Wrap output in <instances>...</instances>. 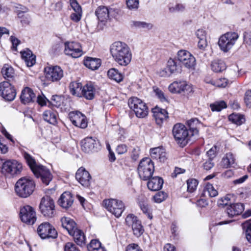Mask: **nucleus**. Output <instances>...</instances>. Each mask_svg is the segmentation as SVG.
<instances>
[{
  "label": "nucleus",
  "mask_w": 251,
  "mask_h": 251,
  "mask_svg": "<svg viewBox=\"0 0 251 251\" xmlns=\"http://www.w3.org/2000/svg\"><path fill=\"white\" fill-rule=\"evenodd\" d=\"M185 7L182 4H177L175 6L169 7V10L170 12H182L185 10Z\"/></svg>",
  "instance_id": "obj_51"
},
{
  "label": "nucleus",
  "mask_w": 251,
  "mask_h": 251,
  "mask_svg": "<svg viewBox=\"0 0 251 251\" xmlns=\"http://www.w3.org/2000/svg\"><path fill=\"white\" fill-rule=\"evenodd\" d=\"M208 83H210L213 85L218 87L224 88L226 86L228 83V80L225 78H221L216 80H210Z\"/></svg>",
  "instance_id": "obj_46"
},
{
  "label": "nucleus",
  "mask_w": 251,
  "mask_h": 251,
  "mask_svg": "<svg viewBox=\"0 0 251 251\" xmlns=\"http://www.w3.org/2000/svg\"><path fill=\"white\" fill-rule=\"evenodd\" d=\"M22 154L35 176L37 178L40 177L42 182L45 185H49L52 178V176L50 170L46 167L36 162L35 159L26 151H23Z\"/></svg>",
  "instance_id": "obj_2"
},
{
  "label": "nucleus",
  "mask_w": 251,
  "mask_h": 251,
  "mask_svg": "<svg viewBox=\"0 0 251 251\" xmlns=\"http://www.w3.org/2000/svg\"><path fill=\"white\" fill-rule=\"evenodd\" d=\"M156 95L162 102L168 101L167 98L165 96L163 92L159 89H156L154 90Z\"/></svg>",
  "instance_id": "obj_60"
},
{
  "label": "nucleus",
  "mask_w": 251,
  "mask_h": 251,
  "mask_svg": "<svg viewBox=\"0 0 251 251\" xmlns=\"http://www.w3.org/2000/svg\"><path fill=\"white\" fill-rule=\"evenodd\" d=\"M64 51L67 55H70L74 58H77L82 54L80 44L75 42L65 43Z\"/></svg>",
  "instance_id": "obj_19"
},
{
  "label": "nucleus",
  "mask_w": 251,
  "mask_h": 251,
  "mask_svg": "<svg viewBox=\"0 0 251 251\" xmlns=\"http://www.w3.org/2000/svg\"><path fill=\"white\" fill-rule=\"evenodd\" d=\"M0 94L7 101L14 100L16 96L14 86L9 81H3L0 83Z\"/></svg>",
  "instance_id": "obj_16"
},
{
  "label": "nucleus",
  "mask_w": 251,
  "mask_h": 251,
  "mask_svg": "<svg viewBox=\"0 0 251 251\" xmlns=\"http://www.w3.org/2000/svg\"><path fill=\"white\" fill-rule=\"evenodd\" d=\"M239 38L237 33L228 32L220 36L218 45L221 50L224 52H228L235 45Z\"/></svg>",
  "instance_id": "obj_6"
},
{
  "label": "nucleus",
  "mask_w": 251,
  "mask_h": 251,
  "mask_svg": "<svg viewBox=\"0 0 251 251\" xmlns=\"http://www.w3.org/2000/svg\"><path fill=\"white\" fill-rule=\"evenodd\" d=\"M172 132L176 141L180 147H183L187 144L190 135L184 125L180 123L176 124L173 127Z\"/></svg>",
  "instance_id": "obj_4"
},
{
  "label": "nucleus",
  "mask_w": 251,
  "mask_h": 251,
  "mask_svg": "<svg viewBox=\"0 0 251 251\" xmlns=\"http://www.w3.org/2000/svg\"><path fill=\"white\" fill-rule=\"evenodd\" d=\"M218 194V191L214 188L212 184L207 183L203 191V195L204 197H215Z\"/></svg>",
  "instance_id": "obj_40"
},
{
  "label": "nucleus",
  "mask_w": 251,
  "mask_h": 251,
  "mask_svg": "<svg viewBox=\"0 0 251 251\" xmlns=\"http://www.w3.org/2000/svg\"><path fill=\"white\" fill-rule=\"evenodd\" d=\"M43 117L45 121L50 124L55 125L57 123L56 113L52 109L45 111Z\"/></svg>",
  "instance_id": "obj_33"
},
{
  "label": "nucleus",
  "mask_w": 251,
  "mask_h": 251,
  "mask_svg": "<svg viewBox=\"0 0 251 251\" xmlns=\"http://www.w3.org/2000/svg\"><path fill=\"white\" fill-rule=\"evenodd\" d=\"M211 69L216 73L222 72L226 68L224 61L221 59H215L211 64Z\"/></svg>",
  "instance_id": "obj_36"
},
{
  "label": "nucleus",
  "mask_w": 251,
  "mask_h": 251,
  "mask_svg": "<svg viewBox=\"0 0 251 251\" xmlns=\"http://www.w3.org/2000/svg\"><path fill=\"white\" fill-rule=\"evenodd\" d=\"M1 74L5 79H9L14 77L15 73L13 68L5 64L1 69Z\"/></svg>",
  "instance_id": "obj_42"
},
{
  "label": "nucleus",
  "mask_w": 251,
  "mask_h": 251,
  "mask_svg": "<svg viewBox=\"0 0 251 251\" xmlns=\"http://www.w3.org/2000/svg\"><path fill=\"white\" fill-rule=\"evenodd\" d=\"M37 232L42 239L53 238L57 236V233L54 227L49 222L41 224L37 228Z\"/></svg>",
  "instance_id": "obj_13"
},
{
  "label": "nucleus",
  "mask_w": 251,
  "mask_h": 251,
  "mask_svg": "<svg viewBox=\"0 0 251 251\" xmlns=\"http://www.w3.org/2000/svg\"><path fill=\"white\" fill-rule=\"evenodd\" d=\"M62 102V98L61 97L55 95L52 96L51 99V103L52 105L55 107H59L60 106Z\"/></svg>",
  "instance_id": "obj_52"
},
{
  "label": "nucleus",
  "mask_w": 251,
  "mask_h": 251,
  "mask_svg": "<svg viewBox=\"0 0 251 251\" xmlns=\"http://www.w3.org/2000/svg\"><path fill=\"white\" fill-rule=\"evenodd\" d=\"M140 177L144 180L150 178L154 172V164L149 158H143L140 161L138 167Z\"/></svg>",
  "instance_id": "obj_8"
},
{
  "label": "nucleus",
  "mask_w": 251,
  "mask_h": 251,
  "mask_svg": "<svg viewBox=\"0 0 251 251\" xmlns=\"http://www.w3.org/2000/svg\"><path fill=\"white\" fill-rule=\"evenodd\" d=\"M22 57L28 67H31L36 62V57L30 50L21 51Z\"/></svg>",
  "instance_id": "obj_31"
},
{
  "label": "nucleus",
  "mask_w": 251,
  "mask_h": 251,
  "mask_svg": "<svg viewBox=\"0 0 251 251\" xmlns=\"http://www.w3.org/2000/svg\"><path fill=\"white\" fill-rule=\"evenodd\" d=\"M177 58L185 68L191 70L195 69L196 64L195 57L188 51L179 50L177 53Z\"/></svg>",
  "instance_id": "obj_11"
},
{
  "label": "nucleus",
  "mask_w": 251,
  "mask_h": 251,
  "mask_svg": "<svg viewBox=\"0 0 251 251\" xmlns=\"http://www.w3.org/2000/svg\"><path fill=\"white\" fill-rule=\"evenodd\" d=\"M235 163V158L233 155L231 153H227L226 154L222 160V165L224 168H228L232 166Z\"/></svg>",
  "instance_id": "obj_41"
},
{
  "label": "nucleus",
  "mask_w": 251,
  "mask_h": 251,
  "mask_svg": "<svg viewBox=\"0 0 251 251\" xmlns=\"http://www.w3.org/2000/svg\"><path fill=\"white\" fill-rule=\"evenodd\" d=\"M64 251H80L76 245L72 242H68L64 246Z\"/></svg>",
  "instance_id": "obj_53"
},
{
  "label": "nucleus",
  "mask_w": 251,
  "mask_h": 251,
  "mask_svg": "<svg viewBox=\"0 0 251 251\" xmlns=\"http://www.w3.org/2000/svg\"><path fill=\"white\" fill-rule=\"evenodd\" d=\"M190 86L186 81H175L169 86V90L174 93H180L189 90Z\"/></svg>",
  "instance_id": "obj_22"
},
{
  "label": "nucleus",
  "mask_w": 251,
  "mask_h": 251,
  "mask_svg": "<svg viewBox=\"0 0 251 251\" xmlns=\"http://www.w3.org/2000/svg\"><path fill=\"white\" fill-rule=\"evenodd\" d=\"M88 251H106L101 243L97 239L92 240L87 246Z\"/></svg>",
  "instance_id": "obj_38"
},
{
  "label": "nucleus",
  "mask_w": 251,
  "mask_h": 251,
  "mask_svg": "<svg viewBox=\"0 0 251 251\" xmlns=\"http://www.w3.org/2000/svg\"><path fill=\"white\" fill-rule=\"evenodd\" d=\"M163 179L159 176L151 177L148 182V188L153 191H158L161 189L163 184Z\"/></svg>",
  "instance_id": "obj_27"
},
{
  "label": "nucleus",
  "mask_w": 251,
  "mask_h": 251,
  "mask_svg": "<svg viewBox=\"0 0 251 251\" xmlns=\"http://www.w3.org/2000/svg\"><path fill=\"white\" fill-rule=\"evenodd\" d=\"M151 156L153 159L159 160L161 162H164L167 159L166 153L162 147H157L151 149Z\"/></svg>",
  "instance_id": "obj_25"
},
{
  "label": "nucleus",
  "mask_w": 251,
  "mask_h": 251,
  "mask_svg": "<svg viewBox=\"0 0 251 251\" xmlns=\"http://www.w3.org/2000/svg\"><path fill=\"white\" fill-rule=\"evenodd\" d=\"M35 187V184L33 180L22 177L17 181L15 190L18 196L26 198L33 193Z\"/></svg>",
  "instance_id": "obj_3"
},
{
  "label": "nucleus",
  "mask_w": 251,
  "mask_h": 251,
  "mask_svg": "<svg viewBox=\"0 0 251 251\" xmlns=\"http://www.w3.org/2000/svg\"><path fill=\"white\" fill-rule=\"evenodd\" d=\"M22 165L16 160H7L2 163L1 172L5 175L14 176L22 172Z\"/></svg>",
  "instance_id": "obj_9"
},
{
  "label": "nucleus",
  "mask_w": 251,
  "mask_h": 251,
  "mask_svg": "<svg viewBox=\"0 0 251 251\" xmlns=\"http://www.w3.org/2000/svg\"><path fill=\"white\" fill-rule=\"evenodd\" d=\"M106 209L115 217H120L125 209L124 203L122 201L111 199L103 201Z\"/></svg>",
  "instance_id": "obj_10"
},
{
  "label": "nucleus",
  "mask_w": 251,
  "mask_h": 251,
  "mask_svg": "<svg viewBox=\"0 0 251 251\" xmlns=\"http://www.w3.org/2000/svg\"><path fill=\"white\" fill-rule=\"evenodd\" d=\"M75 178L84 187H88L90 185L91 175L82 167L77 170L75 174Z\"/></svg>",
  "instance_id": "obj_20"
},
{
  "label": "nucleus",
  "mask_w": 251,
  "mask_h": 251,
  "mask_svg": "<svg viewBox=\"0 0 251 251\" xmlns=\"http://www.w3.org/2000/svg\"><path fill=\"white\" fill-rule=\"evenodd\" d=\"M71 94L78 97H82V84L77 82H72L70 84Z\"/></svg>",
  "instance_id": "obj_37"
},
{
  "label": "nucleus",
  "mask_w": 251,
  "mask_h": 251,
  "mask_svg": "<svg viewBox=\"0 0 251 251\" xmlns=\"http://www.w3.org/2000/svg\"><path fill=\"white\" fill-rule=\"evenodd\" d=\"M84 64L90 69L95 70L100 66L101 61L99 58L88 57L84 60Z\"/></svg>",
  "instance_id": "obj_32"
},
{
  "label": "nucleus",
  "mask_w": 251,
  "mask_h": 251,
  "mask_svg": "<svg viewBox=\"0 0 251 251\" xmlns=\"http://www.w3.org/2000/svg\"><path fill=\"white\" fill-rule=\"evenodd\" d=\"M181 72V67L175 59L170 58L167 61L166 67L161 70L159 75L162 77H168L172 74H177Z\"/></svg>",
  "instance_id": "obj_14"
},
{
  "label": "nucleus",
  "mask_w": 251,
  "mask_h": 251,
  "mask_svg": "<svg viewBox=\"0 0 251 251\" xmlns=\"http://www.w3.org/2000/svg\"><path fill=\"white\" fill-rule=\"evenodd\" d=\"M187 190L189 192H193L196 190L198 184L197 180L195 179H189L187 181Z\"/></svg>",
  "instance_id": "obj_47"
},
{
  "label": "nucleus",
  "mask_w": 251,
  "mask_h": 251,
  "mask_svg": "<svg viewBox=\"0 0 251 251\" xmlns=\"http://www.w3.org/2000/svg\"><path fill=\"white\" fill-rule=\"evenodd\" d=\"M96 15L101 22H104L109 18V11L104 6L98 7L96 11Z\"/></svg>",
  "instance_id": "obj_34"
},
{
  "label": "nucleus",
  "mask_w": 251,
  "mask_h": 251,
  "mask_svg": "<svg viewBox=\"0 0 251 251\" xmlns=\"http://www.w3.org/2000/svg\"><path fill=\"white\" fill-rule=\"evenodd\" d=\"M244 209V205L242 203H233L226 208V214L229 217H233L242 213Z\"/></svg>",
  "instance_id": "obj_24"
},
{
  "label": "nucleus",
  "mask_w": 251,
  "mask_h": 251,
  "mask_svg": "<svg viewBox=\"0 0 251 251\" xmlns=\"http://www.w3.org/2000/svg\"><path fill=\"white\" fill-rule=\"evenodd\" d=\"M197 37L199 39L206 38V33L205 30L202 29H198L195 33Z\"/></svg>",
  "instance_id": "obj_63"
},
{
  "label": "nucleus",
  "mask_w": 251,
  "mask_h": 251,
  "mask_svg": "<svg viewBox=\"0 0 251 251\" xmlns=\"http://www.w3.org/2000/svg\"><path fill=\"white\" fill-rule=\"evenodd\" d=\"M127 7L129 10H136L139 7V0H126Z\"/></svg>",
  "instance_id": "obj_48"
},
{
  "label": "nucleus",
  "mask_w": 251,
  "mask_h": 251,
  "mask_svg": "<svg viewBox=\"0 0 251 251\" xmlns=\"http://www.w3.org/2000/svg\"><path fill=\"white\" fill-rule=\"evenodd\" d=\"M35 98V94L29 87H25L21 92L20 100L22 103L26 104L33 102Z\"/></svg>",
  "instance_id": "obj_23"
},
{
  "label": "nucleus",
  "mask_w": 251,
  "mask_h": 251,
  "mask_svg": "<svg viewBox=\"0 0 251 251\" xmlns=\"http://www.w3.org/2000/svg\"><path fill=\"white\" fill-rule=\"evenodd\" d=\"M45 77L47 80L51 82L60 80L64 75L63 70L58 66L48 67L45 68Z\"/></svg>",
  "instance_id": "obj_15"
},
{
  "label": "nucleus",
  "mask_w": 251,
  "mask_h": 251,
  "mask_svg": "<svg viewBox=\"0 0 251 251\" xmlns=\"http://www.w3.org/2000/svg\"><path fill=\"white\" fill-rule=\"evenodd\" d=\"M128 104L132 110L137 117L144 118L149 113V109L146 104L141 99L137 97L130 98L128 100Z\"/></svg>",
  "instance_id": "obj_5"
},
{
  "label": "nucleus",
  "mask_w": 251,
  "mask_h": 251,
  "mask_svg": "<svg viewBox=\"0 0 251 251\" xmlns=\"http://www.w3.org/2000/svg\"><path fill=\"white\" fill-rule=\"evenodd\" d=\"M70 235L73 237L74 241L77 245L83 247L86 245V237L84 232L78 228L75 229V230Z\"/></svg>",
  "instance_id": "obj_28"
},
{
  "label": "nucleus",
  "mask_w": 251,
  "mask_h": 251,
  "mask_svg": "<svg viewBox=\"0 0 251 251\" xmlns=\"http://www.w3.org/2000/svg\"><path fill=\"white\" fill-rule=\"evenodd\" d=\"M244 41L249 46H251V32H245L244 34Z\"/></svg>",
  "instance_id": "obj_64"
},
{
  "label": "nucleus",
  "mask_w": 251,
  "mask_h": 251,
  "mask_svg": "<svg viewBox=\"0 0 251 251\" xmlns=\"http://www.w3.org/2000/svg\"><path fill=\"white\" fill-rule=\"evenodd\" d=\"M139 206L141 209L143 211V213L147 214L148 217L150 219H152V216L151 215L150 210L148 208V205L144 202H140Z\"/></svg>",
  "instance_id": "obj_56"
},
{
  "label": "nucleus",
  "mask_w": 251,
  "mask_h": 251,
  "mask_svg": "<svg viewBox=\"0 0 251 251\" xmlns=\"http://www.w3.org/2000/svg\"><path fill=\"white\" fill-rule=\"evenodd\" d=\"M82 13V12H75L71 15L70 18L74 22H78L81 18Z\"/></svg>",
  "instance_id": "obj_61"
},
{
  "label": "nucleus",
  "mask_w": 251,
  "mask_h": 251,
  "mask_svg": "<svg viewBox=\"0 0 251 251\" xmlns=\"http://www.w3.org/2000/svg\"><path fill=\"white\" fill-rule=\"evenodd\" d=\"M243 227L245 232L246 238L247 241L251 244V223L244 224Z\"/></svg>",
  "instance_id": "obj_49"
},
{
  "label": "nucleus",
  "mask_w": 251,
  "mask_h": 251,
  "mask_svg": "<svg viewBox=\"0 0 251 251\" xmlns=\"http://www.w3.org/2000/svg\"><path fill=\"white\" fill-rule=\"evenodd\" d=\"M167 197V195L164 192L160 191L156 193L153 197L154 201L156 203H160L164 201Z\"/></svg>",
  "instance_id": "obj_50"
},
{
  "label": "nucleus",
  "mask_w": 251,
  "mask_h": 251,
  "mask_svg": "<svg viewBox=\"0 0 251 251\" xmlns=\"http://www.w3.org/2000/svg\"><path fill=\"white\" fill-rule=\"evenodd\" d=\"M229 120L237 125H241L245 122L243 116L237 114H232L229 116Z\"/></svg>",
  "instance_id": "obj_44"
},
{
  "label": "nucleus",
  "mask_w": 251,
  "mask_h": 251,
  "mask_svg": "<svg viewBox=\"0 0 251 251\" xmlns=\"http://www.w3.org/2000/svg\"><path fill=\"white\" fill-rule=\"evenodd\" d=\"M134 25L138 27L150 29L152 27V25L145 22H136Z\"/></svg>",
  "instance_id": "obj_57"
},
{
  "label": "nucleus",
  "mask_w": 251,
  "mask_h": 251,
  "mask_svg": "<svg viewBox=\"0 0 251 251\" xmlns=\"http://www.w3.org/2000/svg\"><path fill=\"white\" fill-rule=\"evenodd\" d=\"M207 46V42L206 38L203 39H201L199 40L198 42V47L200 50H204Z\"/></svg>",
  "instance_id": "obj_62"
},
{
  "label": "nucleus",
  "mask_w": 251,
  "mask_h": 251,
  "mask_svg": "<svg viewBox=\"0 0 251 251\" xmlns=\"http://www.w3.org/2000/svg\"><path fill=\"white\" fill-rule=\"evenodd\" d=\"M210 107L212 111H220L224 108L226 107V103L223 101H216L214 103L211 104Z\"/></svg>",
  "instance_id": "obj_45"
},
{
  "label": "nucleus",
  "mask_w": 251,
  "mask_h": 251,
  "mask_svg": "<svg viewBox=\"0 0 251 251\" xmlns=\"http://www.w3.org/2000/svg\"><path fill=\"white\" fill-rule=\"evenodd\" d=\"M126 222L128 226L132 227L134 235L140 237L144 232V229L137 217L133 214H129L126 218Z\"/></svg>",
  "instance_id": "obj_17"
},
{
  "label": "nucleus",
  "mask_w": 251,
  "mask_h": 251,
  "mask_svg": "<svg viewBox=\"0 0 251 251\" xmlns=\"http://www.w3.org/2000/svg\"><path fill=\"white\" fill-rule=\"evenodd\" d=\"M244 100L246 105L249 107H251V90L246 91L245 94Z\"/></svg>",
  "instance_id": "obj_58"
},
{
  "label": "nucleus",
  "mask_w": 251,
  "mask_h": 251,
  "mask_svg": "<svg viewBox=\"0 0 251 251\" xmlns=\"http://www.w3.org/2000/svg\"><path fill=\"white\" fill-rule=\"evenodd\" d=\"M107 75L109 78L114 80L117 82H120L123 79V75L115 68L109 69L108 71Z\"/></svg>",
  "instance_id": "obj_39"
},
{
  "label": "nucleus",
  "mask_w": 251,
  "mask_h": 251,
  "mask_svg": "<svg viewBox=\"0 0 251 251\" xmlns=\"http://www.w3.org/2000/svg\"><path fill=\"white\" fill-rule=\"evenodd\" d=\"M61 222L62 227L66 229L70 235L77 228L75 223L70 218L63 217L61 219Z\"/></svg>",
  "instance_id": "obj_30"
},
{
  "label": "nucleus",
  "mask_w": 251,
  "mask_h": 251,
  "mask_svg": "<svg viewBox=\"0 0 251 251\" xmlns=\"http://www.w3.org/2000/svg\"><path fill=\"white\" fill-rule=\"evenodd\" d=\"M81 149L86 153L97 151L100 149V143L96 138L87 137L81 141Z\"/></svg>",
  "instance_id": "obj_18"
},
{
  "label": "nucleus",
  "mask_w": 251,
  "mask_h": 251,
  "mask_svg": "<svg viewBox=\"0 0 251 251\" xmlns=\"http://www.w3.org/2000/svg\"><path fill=\"white\" fill-rule=\"evenodd\" d=\"M74 201L72 194L70 192H65L60 197L58 203L62 208L68 209L72 205Z\"/></svg>",
  "instance_id": "obj_21"
},
{
  "label": "nucleus",
  "mask_w": 251,
  "mask_h": 251,
  "mask_svg": "<svg viewBox=\"0 0 251 251\" xmlns=\"http://www.w3.org/2000/svg\"><path fill=\"white\" fill-rule=\"evenodd\" d=\"M39 209L41 214L46 218H51L56 215L54 201L50 197L42 198Z\"/></svg>",
  "instance_id": "obj_7"
},
{
  "label": "nucleus",
  "mask_w": 251,
  "mask_h": 251,
  "mask_svg": "<svg viewBox=\"0 0 251 251\" xmlns=\"http://www.w3.org/2000/svg\"><path fill=\"white\" fill-rule=\"evenodd\" d=\"M217 151V147L215 146H213L209 151H208L206 152V155L208 158L213 159V158L216 156Z\"/></svg>",
  "instance_id": "obj_59"
},
{
  "label": "nucleus",
  "mask_w": 251,
  "mask_h": 251,
  "mask_svg": "<svg viewBox=\"0 0 251 251\" xmlns=\"http://www.w3.org/2000/svg\"><path fill=\"white\" fill-rule=\"evenodd\" d=\"M152 112L153 116L158 125L161 124L164 120L168 118V113L164 109L156 106L152 109Z\"/></svg>",
  "instance_id": "obj_26"
},
{
  "label": "nucleus",
  "mask_w": 251,
  "mask_h": 251,
  "mask_svg": "<svg viewBox=\"0 0 251 251\" xmlns=\"http://www.w3.org/2000/svg\"><path fill=\"white\" fill-rule=\"evenodd\" d=\"M19 214L21 221L28 225H33L37 219L34 209L28 205L22 206Z\"/></svg>",
  "instance_id": "obj_12"
},
{
  "label": "nucleus",
  "mask_w": 251,
  "mask_h": 251,
  "mask_svg": "<svg viewBox=\"0 0 251 251\" xmlns=\"http://www.w3.org/2000/svg\"><path fill=\"white\" fill-rule=\"evenodd\" d=\"M126 251H143V250L138 244L132 243L126 246Z\"/></svg>",
  "instance_id": "obj_55"
},
{
  "label": "nucleus",
  "mask_w": 251,
  "mask_h": 251,
  "mask_svg": "<svg viewBox=\"0 0 251 251\" xmlns=\"http://www.w3.org/2000/svg\"><path fill=\"white\" fill-rule=\"evenodd\" d=\"M188 126L189 127V130L192 136H197L199 131L198 127L200 125V122L197 118L191 119L187 122Z\"/></svg>",
  "instance_id": "obj_35"
},
{
  "label": "nucleus",
  "mask_w": 251,
  "mask_h": 251,
  "mask_svg": "<svg viewBox=\"0 0 251 251\" xmlns=\"http://www.w3.org/2000/svg\"><path fill=\"white\" fill-rule=\"evenodd\" d=\"M96 89L91 83H87L82 87V96L87 100H92L94 98Z\"/></svg>",
  "instance_id": "obj_29"
},
{
  "label": "nucleus",
  "mask_w": 251,
  "mask_h": 251,
  "mask_svg": "<svg viewBox=\"0 0 251 251\" xmlns=\"http://www.w3.org/2000/svg\"><path fill=\"white\" fill-rule=\"evenodd\" d=\"M70 5L75 12H82L80 5L76 0H70Z\"/></svg>",
  "instance_id": "obj_54"
},
{
  "label": "nucleus",
  "mask_w": 251,
  "mask_h": 251,
  "mask_svg": "<svg viewBox=\"0 0 251 251\" xmlns=\"http://www.w3.org/2000/svg\"><path fill=\"white\" fill-rule=\"evenodd\" d=\"M110 53L115 61L121 66H126L131 62L132 53L129 47L125 43L114 42L111 46Z\"/></svg>",
  "instance_id": "obj_1"
},
{
  "label": "nucleus",
  "mask_w": 251,
  "mask_h": 251,
  "mask_svg": "<svg viewBox=\"0 0 251 251\" xmlns=\"http://www.w3.org/2000/svg\"><path fill=\"white\" fill-rule=\"evenodd\" d=\"M83 114L79 112H73L69 114L72 123L76 126H78L80 125L81 116H83Z\"/></svg>",
  "instance_id": "obj_43"
}]
</instances>
